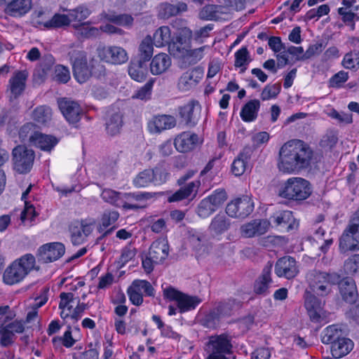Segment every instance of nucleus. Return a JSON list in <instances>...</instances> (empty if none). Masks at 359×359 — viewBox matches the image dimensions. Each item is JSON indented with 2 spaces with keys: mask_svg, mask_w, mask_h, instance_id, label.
<instances>
[{
  "mask_svg": "<svg viewBox=\"0 0 359 359\" xmlns=\"http://www.w3.org/2000/svg\"><path fill=\"white\" fill-rule=\"evenodd\" d=\"M337 284L342 299L347 303H355L358 297V290L354 280L350 278H340Z\"/></svg>",
  "mask_w": 359,
  "mask_h": 359,
  "instance_id": "obj_27",
  "label": "nucleus"
},
{
  "mask_svg": "<svg viewBox=\"0 0 359 359\" xmlns=\"http://www.w3.org/2000/svg\"><path fill=\"white\" fill-rule=\"evenodd\" d=\"M271 222L276 226L285 228L287 231L297 229L299 223L295 220L290 210L277 211L270 217Z\"/></svg>",
  "mask_w": 359,
  "mask_h": 359,
  "instance_id": "obj_22",
  "label": "nucleus"
},
{
  "mask_svg": "<svg viewBox=\"0 0 359 359\" xmlns=\"http://www.w3.org/2000/svg\"><path fill=\"white\" fill-rule=\"evenodd\" d=\"M131 285L133 287V288H135L140 292H141L142 290H143L146 295L149 297L154 296V288L152 287L151 283L147 280H135Z\"/></svg>",
  "mask_w": 359,
  "mask_h": 359,
  "instance_id": "obj_62",
  "label": "nucleus"
},
{
  "mask_svg": "<svg viewBox=\"0 0 359 359\" xmlns=\"http://www.w3.org/2000/svg\"><path fill=\"white\" fill-rule=\"evenodd\" d=\"M8 317L0 318V344L8 346L13 343L14 334L22 333L25 330L24 323L15 320L7 323Z\"/></svg>",
  "mask_w": 359,
  "mask_h": 359,
  "instance_id": "obj_11",
  "label": "nucleus"
},
{
  "mask_svg": "<svg viewBox=\"0 0 359 359\" xmlns=\"http://www.w3.org/2000/svg\"><path fill=\"white\" fill-rule=\"evenodd\" d=\"M72 64L73 74L76 80L83 83L93 74L92 67L87 62L86 53L79 50H73L69 53Z\"/></svg>",
  "mask_w": 359,
  "mask_h": 359,
  "instance_id": "obj_7",
  "label": "nucleus"
},
{
  "mask_svg": "<svg viewBox=\"0 0 359 359\" xmlns=\"http://www.w3.org/2000/svg\"><path fill=\"white\" fill-rule=\"evenodd\" d=\"M251 157V149L245 148L239 153L231 165V171L236 176L242 175L248 169V161Z\"/></svg>",
  "mask_w": 359,
  "mask_h": 359,
  "instance_id": "obj_30",
  "label": "nucleus"
},
{
  "mask_svg": "<svg viewBox=\"0 0 359 359\" xmlns=\"http://www.w3.org/2000/svg\"><path fill=\"white\" fill-rule=\"evenodd\" d=\"M269 227V221L256 219L242 225L241 227V233L244 238H252L266 233Z\"/></svg>",
  "mask_w": 359,
  "mask_h": 359,
  "instance_id": "obj_18",
  "label": "nucleus"
},
{
  "mask_svg": "<svg viewBox=\"0 0 359 359\" xmlns=\"http://www.w3.org/2000/svg\"><path fill=\"white\" fill-rule=\"evenodd\" d=\"M35 257L32 254H26L15 260L4 271V283L8 285L18 284L34 269Z\"/></svg>",
  "mask_w": 359,
  "mask_h": 359,
  "instance_id": "obj_3",
  "label": "nucleus"
},
{
  "mask_svg": "<svg viewBox=\"0 0 359 359\" xmlns=\"http://www.w3.org/2000/svg\"><path fill=\"white\" fill-rule=\"evenodd\" d=\"M52 342L55 346L62 344L66 348L72 347L75 344L76 340L72 337L71 327H68V330L65 332L62 337H53Z\"/></svg>",
  "mask_w": 359,
  "mask_h": 359,
  "instance_id": "obj_57",
  "label": "nucleus"
},
{
  "mask_svg": "<svg viewBox=\"0 0 359 359\" xmlns=\"http://www.w3.org/2000/svg\"><path fill=\"white\" fill-rule=\"evenodd\" d=\"M260 108V102L259 100H251L248 102L241 109L240 116L245 122L254 121L258 115Z\"/></svg>",
  "mask_w": 359,
  "mask_h": 359,
  "instance_id": "obj_34",
  "label": "nucleus"
},
{
  "mask_svg": "<svg viewBox=\"0 0 359 359\" xmlns=\"http://www.w3.org/2000/svg\"><path fill=\"white\" fill-rule=\"evenodd\" d=\"M342 65L348 69H358L359 67V50L346 53L342 60Z\"/></svg>",
  "mask_w": 359,
  "mask_h": 359,
  "instance_id": "obj_59",
  "label": "nucleus"
},
{
  "mask_svg": "<svg viewBox=\"0 0 359 359\" xmlns=\"http://www.w3.org/2000/svg\"><path fill=\"white\" fill-rule=\"evenodd\" d=\"M272 264L268 262L264 267L262 274L256 280L254 285V292L258 294L266 295L269 294V288L272 283L271 271Z\"/></svg>",
  "mask_w": 359,
  "mask_h": 359,
  "instance_id": "obj_28",
  "label": "nucleus"
},
{
  "mask_svg": "<svg viewBox=\"0 0 359 359\" xmlns=\"http://www.w3.org/2000/svg\"><path fill=\"white\" fill-rule=\"evenodd\" d=\"M280 91V86L278 84L266 85L261 93V99L262 100H269L276 98Z\"/></svg>",
  "mask_w": 359,
  "mask_h": 359,
  "instance_id": "obj_64",
  "label": "nucleus"
},
{
  "mask_svg": "<svg viewBox=\"0 0 359 359\" xmlns=\"http://www.w3.org/2000/svg\"><path fill=\"white\" fill-rule=\"evenodd\" d=\"M221 318L219 313L215 308L204 316L202 320V325L205 327L214 329L217 327Z\"/></svg>",
  "mask_w": 359,
  "mask_h": 359,
  "instance_id": "obj_56",
  "label": "nucleus"
},
{
  "mask_svg": "<svg viewBox=\"0 0 359 359\" xmlns=\"http://www.w3.org/2000/svg\"><path fill=\"white\" fill-rule=\"evenodd\" d=\"M341 252L359 250V210H357L339 238Z\"/></svg>",
  "mask_w": 359,
  "mask_h": 359,
  "instance_id": "obj_6",
  "label": "nucleus"
},
{
  "mask_svg": "<svg viewBox=\"0 0 359 359\" xmlns=\"http://www.w3.org/2000/svg\"><path fill=\"white\" fill-rule=\"evenodd\" d=\"M251 62L249 52L247 47H242L235 53V63L236 67L241 68V73H243L248 64Z\"/></svg>",
  "mask_w": 359,
  "mask_h": 359,
  "instance_id": "obj_45",
  "label": "nucleus"
},
{
  "mask_svg": "<svg viewBox=\"0 0 359 359\" xmlns=\"http://www.w3.org/2000/svg\"><path fill=\"white\" fill-rule=\"evenodd\" d=\"M147 72L146 62L139 60H133L128 66V74L135 81L142 82L144 80Z\"/></svg>",
  "mask_w": 359,
  "mask_h": 359,
  "instance_id": "obj_36",
  "label": "nucleus"
},
{
  "mask_svg": "<svg viewBox=\"0 0 359 359\" xmlns=\"http://www.w3.org/2000/svg\"><path fill=\"white\" fill-rule=\"evenodd\" d=\"M329 117L336 120L337 123L339 126H344L353 123V115L351 113L344 111H338L334 109H332L327 113Z\"/></svg>",
  "mask_w": 359,
  "mask_h": 359,
  "instance_id": "obj_53",
  "label": "nucleus"
},
{
  "mask_svg": "<svg viewBox=\"0 0 359 359\" xmlns=\"http://www.w3.org/2000/svg\"><path fill=\"white\" fill-rule=\"evenodd\" d=\"M305 306L310 319L313 322H320L323 315V302L314 294L305 293Z\"/></svg>",
  "mask_w": 359,
  "mask_h": 359,
  "instance_id": "obj_23",
  "label": "nucleus"
},
{
  "mask_svg": "<svg viewBox=\"0 0 359 359\" xmlns=\"http://www.w3.org/2000/svg\"><path fill=\"white\" fill-rule=\"evenodd\" d=\"M254 209V203L248 196L238 198L226 207V214L231 217L245 218L248 217Z\"/></svg>",
  "mask_w": 359,
  "mask_h": 359,
  "instance_id": "obj_13",
  "label": "nucleus"
},
{
  "mask_svg": "<svg viewBox=\"0 0 359 359\" xmlns=\"http://www.w3.org/2000/svg\"><path fill=\"white\" fill-rule=\"evenodd\" d=\"M201 111V107L198 101L192 100L180 107V114L183 121L189 126L193 127L198 123Z\"/></svg>",
  "mask_w": 359,
  "mask_h": 359,
  "instance_id": "obj_19",
  "label": "nucleus"
},
{
  "mask_svg": "<svg viewBox=\"0 0 359 359\" xmlns=\"http://www.w3.org/2000/svg\"><path fill=\"white\" fill-rule=\"evenodd\" d=\"M89 24V22L86 23H75L72 26L81 37L90 39L100 36L99 27H90Z\"/></svg>",
  "mask_w": 359,
  "mask_h": 359,
  "instance_id": "obj_44",
  "label": "nucleus"
},
{
  "mask_svg": "<svg viewBox=\"0 0 359 359\" xmlns=\"http://www.w3.org/2000/svg\"><path fill=\"white\" fill-rule=\"evenodd\" d=\"M187 10V5L183 2H179L176 4H163L161 5V14L164 18L177 15Z\"/></svg>",
  "mask_w": 359,
  "mask_h": 359,
  "instance_id": "obj_43",
  "label": "nucleus"
},
{
  "mask_svg": "<svg viewBox=\"0 0 359 359\" xmlns=\"http://www.w3.org/2000/svg\"><path fill=\"white\" fill-rule=\"evenodd\" d=\"M32 8V0H13L4 7V13L12 18H19L26 15Z\"/></svg>",
  "mask_w": 359,
  "mask_h": 359,
  "instance_id": "obj_21",
  "label": "nucleus"
},
{
  "mask_svg": "<svg viewBox=\"0 0 359 359\" xmlns=\"http://www.w3.org/2000/svg\"><path fill=\"white\" fill-rule=\"evenodd\" d=\"M122 193L111 189H105L101 194L102 200L116 207H121V201L124 199Z\"/></svg>",
  "mask_w": 359,
  "mask_h": 359,
  "instance_id": "obj_49",
  "label": "nucleus"
},
{
  "mask_svg": "<svg viewBox=\"0 0 359 359\" xmlns=\"http://www.w3.org/2000/svg\"><path fill=\"white\" fill-rule=\"evenodd\" d=\"M65 252V247L61 243L45 244L39 249V259L45 263L52 262L60 258Z\"/></svg>",
  "mask_w": 359,
  "mask_h": 359,
  "instance_id": "obj_20",
  "label": "nucleus"
},
{
  "mask_svg": "<svg viewBox=\"0 0 359 359\" xmlns=\"http://www.w3.org/2000/svg\"><path fill=\"white\" fill-rule=\"evenodd\" d=\"M169 245L165 238L154 241L149 248L148 255L155 264L162 263L168 256Z\"/></svg>",
  "mask_w": 359,
  "mask_h": 359,
  "instance_id": "obj_25",
  "label": "nucleus"
},
{
  "mask_svg": "<svg viewBox=\"0 0 359 359\" xmlns=\"http://www.w3.org/2000/svg\"><path fill=\"white\" fill-rule=\"evenodd\" d=\"M231 339L226 334L210 336L206 344L207 359H232Z\"/></svg>",
  "mask_w": 359,
  "mask_h": 359,
  "instance_id": "obj_5",
  "label": "nucleus"
},
{
  "mask_svg": "<svg viewBox=\"0 0 359 359\" xmlns=\"http://www.w3.org/2000/svg\"><path fill=\"white\" fill-rule=\"evenodd\" d=\"M119 213L116 210H106L102 215L100 225L98 231L102 233L105 229L116 223L119 218Z\"/></svg>",
  "mask_w": 359,
  "mask_h": 359,
  "instance_id": "obj_48",
  "label": "nucleus"
},
{
  "mask_svg": "<svg viewBox=\"0 0 359 359\" xmlns=\"http://www.w3.org/2000/svg\"><path fill=\"white\" fill-rule=\"evenodd\" d=\"M57 143L56 138L38 133L32 145L37 147L43 151H50Z\"/></svg>",
  "mask_w": 359,
  "mask_h": 359,
  "instance_id": "obj_40",
  "label": "nucleus"
},
{
  "mask_svg": "<svg viewBox=\"0 0 359 359\" xmlns=\"http://www.w3.org/2000/svg\"><path fill=\"white\" fill-rule=\"evenodd\" d=\"M199 142L198 136L190 132H183L175 139V147L180 152H187L194 149Z\"/></svg>",
  "mask_w": 359,
  "mask_h": 359,
  "instance_id": "obj_26",
  "label": "nucleus"
},
{
  "mask_svg": "<svg viewBox=\"0 0 359 359\" xmlns=\"http://www.w3.org/2000/svg\"><path fill=\"white\" fill-rule=\"evenodd\" d=\"M171 58L166 53L156 55L151 61L150 71L153 75H160L165 72L171 66Z\"/></svg>",
  "mask_w": 359,
  "mask_h": 359,
  "instance_id": "obj_29",
  "label": "nucleus"
},
{
  "mask_svg": "<svg viewBox=\"0 0 359 359\" xmlns=\"http://www.w3.org/2000/svg\"><path fill=\"white\" fill-rule=\"evenodd\" d=\"M97 52L101 60L113 65L123 64L128 59L127 52L120 46H102L97 48Z\"/></svg>",
  "mask_w": 359,
  "mask_h": 359,
  "instance_id": "obj_12",
  "label": "nucleus"
},
{
  "mask_svg": "<svg viewBox=\"0 0 359 359\" xmlns=\"http://www.w3.org/2000/svg\"><path fill=\"white\" fill-rule=\"evenodd\" d=\"M60 317L62 319H66L69 318L72 313V306L70 304L74 301V294L72 292H62L60 294Z\"/></svg>",
  "mask_w": 359,
  "mask_h": 359,
  "instance_id": "obj_42",
  "label": "nucleus"
},
{
  "mask_svg": "<svg viewBox=\"0 0 359 359\" xmlns=\"http://www.w3.org/2000/svg\"><path fill=\"white\" fill-rule=\"evenodd\" d=\"M34 151L23 145H18L13 149L14 169L19 173L28 172L34 163Z\"/></svg>",
  "mask_w": 359,
  "mask_h": 359,
  "instance_id": "obj_10",
  "label": "nucleus"
},
{
  "mask_svg": "<svg viewBox=\"0 0 359 359\" xmlns=\"http://www.w3.org/2000/svg\"><path fill=\"white\" fill-rule=\"evenodd\" d=\"M306 278L314 294L325 297L332 292V286L339 282L340 275L336 272L311 270L306 273Z\"/></svg>",
  "mask_w": 359,
  "mask_h": 359,
  "instance_id": "obj_2",
  "label": "nucleus"
},
{
  "mask_svg": "<svg viewBox=\"0 0 359 359\" xmlns=\"http://www.w3.org/2000/svg\"><path fill=\"white\" fill-rule=\"evenodd\" d=\"M353 341L342 337L331 346V353L334 358H341L348 354L353 348Z\"/></svg>",
  "mask_w": 359,
  "mask_h": 359,
  "instance_id": "obj_31",
  "label": "nucleus"
},
{
  "mask_svg": "<svg viewBox=\"0 0 359 359\" xmlns=\"http://www.w3.org/2000/svg\"><path fill=\"white\" fill-rule=\"evenodd\" d=\"M154 80H149L142 87L137 90L135 94L133 95V98L140 99L142 100H149L151 95Z\"/></svg>",
  "mask_w": 359,
  "mask_h": 359,
  "instance_id": "obj_63",
  "label": "nucleus"
},
{
  "mask_svg": "<svg viewBox=\"0 0 359 359\" xmlns=\"http://www.w3.org/2000/svg\"><path fill=\"white\" fill-rule=\"evenodd\" d=\"M201 182L199 180H195L189 182L184 187L175 192L168 197V201L170 203L182 201L189 197L192 194L196 195Z\"/></svg>",
  "mask_w": 359,
  "mask_h": 359,
  "instance_id": "obj_32",
  "label": "nucleus"
},
{
  "mask_svg": "<svg viewBox=\"0 0 359 359\" xmlns=\"http://www.w3.org/2000/svg\"><path fill=\"white\" fill-rule=\"evenodd\" d=\"M216 208L206 198L198 205L197 214L201 218H206L216 211Z\"/></svg>",
  "mask_w": 359,
  "mask_h": 359,
  "instance_id": "obj_61",
  "label": "nucleus"
},
{
  "mask_svg": "<svg viewBox=\"0 0 359 359\" xmlns=\"http://www.w3.org/2000/svg\"><path fill=\"white\" fill-rule=\"evenodd\" d=\"M230 225V220L224 215L218 214L212 219L209 229L215 234L219 235L227 231Z\"/></svg>",
  "mask_w": 359,
  "mask_h": 359,
  "instance_id": "obj_37",
  "label": "nucleus"
},
{
  "mask_svg": "<svg viewBox=\"0 0 359 359\" xmlns=\"http://www.w3.org/2000/svg\"><path fill=\"white\" fill-rule=\"evenodd\" d=\"M32 189V184L22 193V200L25 202V209L22 212L20 219L22 221H25L28 217L32 219L36 216L34 207L32 204L27 201V196Z\"/></svg>",
  "mask_w": 359,
  "mask_h": 359,
  "instance_id": "obj_55",
  "label": "nucleus"
},
{
  "mask_svg": "<svg viewBox=\"0 0 359 359\" xmlns=\"http://www.w3.org/2000/svg\"><path fill=\"white\" fill-rule=\"evenodd\" d=\"M313 154V149L304 141L290 140L280 149L278 169L283 173H299L311 166Z\"/></svg>",
  "mask_w": 359,
  "mask_h": 359,
  "instance_id": "obj_1",
  "label": "nucleus"
},
{
  "mask_svg": "<svg viewBox=\"0 0 359 359\" xmlns=\"http://www.w3.org/2000/svg\"><path fill=\"white\" fill-rule=\"evenodd\" d=\"M72 22L80 23L86 20L91 13V11L85 6H79L69 11Z\"/></svg>",
  "mask_w": 359,
  "mask_h": 359,
  "instance_id": "obj_58",
  "label": "nucleus"
},
{
  "mask_svg": "<svg viewBox=\"0 0 359 359\" xmlns=\"http://www.w3.org/2000/svg\"><path fill=\"white\" fill-rule=\"evenodd\" d=\"M38 133L33 123H27L20 128L19 137L22 142H27L32 145Z\"/></svg>",
  "mask_w": 359,
  "mask_h": 359,
  "instance_id": "obj_50",
  "label": "nucleus"
},
{
  "mask_svg": "<svg viewBox=\"0 0 359 359\" xmlns=\"http://www.w3.org/2000/svg\"><path fill=\"white\" fill-rule=\"evenodd\" d=\"M342 337H344V332L341 327L336 324L325 327L320 334L321 341L324 344H331V346Z\"/></svg>",
  "mask_w": 359,
  "mask_h": 359,
  "instance_id": "obj_33",
  "label": "nucleus"
},
{
  "mask_svg": "<svg viewBox=\"0 0 359 359\" xmlns=\"http://www.w3.org/2000/svg\"><path fill=\"white\" fill-rule=\"evenodd\" d=\"M203 70L200 67H194L184 72L178 79L177 88L187 92L195 88L203 77Z\"/></svg>",
  "mask_w": 359,
  "mask_h": 359,
  "instance_id": "obj_16",
  "label": "nucleus"
},
{
  "mask_svg": "<svg viewBox=\"0 0 359 359\" xmlns=\"http://www.w3.org/2000/svg\"><path fill=\"white\" fill-rule=\"evenodd\" d=\"M153 171L146 169L140 172L133 180V184L137 188H144L153 184Z\"/></svg>",
  "mask_w": 359,
  "mask_h": 359,
  "instance_id": "obj_51",
  "label": "nucleus"
},
{
  "mask_svg": "<svg viewBox=\"0 0 359 359\" xmlns=\"http://www.w3.org/2000/svg\"><path fill=\"white\" fill-rule=\"evenodd\" d=\"M338 141V133L336 130H329L323 136L320 142V147L331 149L334 147Z\"/></svg>",
  "mask_w": 359,
  "mask_h": 359,
  "instance_id": "obj_60",
  "label": "nucleus"
},
{
  "mask_svg": "<svg viewBox=\"0 0 359 359\" xmlns=\"http://www.w3.org/2000/svg\"><path fill=\"white\" fill-rule=\"evenodd\" d=\"M171 41V31L170 27L168 26L160 27L154 34L153 42L156 47L167 46Z\"/></svg>",
  "mask_w": 359,
  "mask_h": 359,
  "instance_id": "obj_39",
  "label": "nucleus"
},
{
  "mask_svg": "<svg viewBox=\"0 0 359 359\" xmlns=\"http://www.w3.org/2000/svg\"><path fill=\"white\" fill-rule=\"evenodd\" d=\"M102 20H106L118 26L128 27L133 23V18L128 14L117 15L114 12L106 13L102 12L100 14Z\"/></svg>",
  "mask_w": 359,
  "mask_h": 359,
  "instance_id": "obj_35",
  "label": "nucleus"
},
{
  "mask_svg": "<svg viewBox=\"0 0 359 359\" xmlns=\"http://www.w3.org/2000/svg\"><path fill=\"white\" fill-rule=\"evenodd\" d=\"M163 296L170 301H175L180 313L193 310L201 302L199 297L184 294L172 287L163 289Z\"/></svg>",
  "mask_w": 359,
  "mask_h": 359,
  "instance_id": "obj_9",
  "label": "nucleus"
},
{
  "mask_svg": "<svg viewBox=\"0 0 359 359\" xmlns=\"http://www.w3.org/2000/svg\"><path fill=\"white\" fill-rule=\"evenodd\" d=\"M299 273L296 259L291 256L279 258L275 264V273L280 278L292 279Z\"/></svg>",
  "mask_w": 359,
  "mask_h": 359,
  "instance_id": "obj_17",
  "label": "nucleus"
},
{
  "mask_svg": "<svg viewBox=\"0 0 359 359\" xmlns=\"http://www.w3.org/2000/svg\"><path fill=\"white\" fill-rule=\"evenodd\" d=\"M58 105L62 114L71 124L77 123L83 115V110L77 102L62 98L58 102Z\"/></svg>",
  "mask_w": 359,
  "mask_h": 359,
  "instance_id": "obj_15",
  "label": "nucleus"
},
{
  "mask_svg": "<svg viewBox=\"0 0 359 359\" xmlns=\"http://www.w3.org/2000/svg\"><path fill=\"white\" fill-rule=\"evenodd\" d=\"M176 119L170 115H158L152 118L148 123V128L151 133H160L163 130L174 128Z\"/></svg>",
  "mask_w": 359,
  "mask_h": 359,
  "instance_id": "obj_24",
  "label": "nucleus"
},
{
  "mask_svg": "<svg viewBox=\"0 0 359 359\" xmlns=\"http://www.w3.org/2000/svg\"><path fill=\"white\" fill-rule=\"evenodd\" d=\"M154 42L150 36H146L139 46V58L137 60L147 62L153 55Z\"/></svg>",
  "mask_w": 359,
  "mask_h": 359,
  "instance_id": "obj_41",
  "label": "nucleus"
},
{
  "mask_svg": "<svg viewBox=\"0 0 359 359\" xmlns=\"http://www.w3.org/2000/svg\"><path fill=\"white\" fill-rule=\"evenodd\" d=\"M28 76L27 70H17L13 73L7 85V92L11 99H16L23 93Z\"/></svg>",
  "mask_w": 359,
  "mask_h": 359,
  "instance_id": "obj_14",
  "label": "nucleus"
},
{
  "mask_svg": "<svg viewBox=\"0 0 359 359\" xmlns=\"http://www.w3.org/2000/svg\"><path fill=\"white\" fill-rule=\"evenodd\" d=\"M151 170L153 171V184L155 185L162 184L169 178L170 174L168 170L161 164H158Z\"/></svg>",
  "mask_w": 359,
  "mask_h": 359,
  "instance_id": "obj_54",
  "label": "nucleus"
},
{
  "mask_svg": "<svg viewBox=\"0 0 359 359\" xmlns=\"http://www.w3.org/2000/svg\"><path fill=\"white\" fill-rule=\"evenodd\" d=\"M96 220L86 218L72 222L69 226L70 240L74 245H79L86 241L87 237L93 232Z\"/></svg>",
  "mask_w": 359,
  "mask_h": 359,
  "instance_id": "obj_8",
  "label": "nucleus"
},
{
  "mask_svg": "<svg viewBox=\"0 0 359 359\" xmlns=\"http://www.w3.org/2000/svg\"><path fill=\"white\" fill-rule=\"evenodd\" d=\"M106 130L110 135L119 133L123 126L122 115L120 112H114L109 114L106 120Z\"/></svg>",
  "mask_w": 359,
  "mask_h": 359,
  "instance_id": "obj_38",
  "label": "nucleus"
},
{
  "mask_svg": "<svg viewBox=\"0 0 359 359\" xmlns=\"http://www.w3.org/2000/svg\"><path fill=\"white\" fill-rule=\"evenodd\" d=\"M72 22V19L70 18L69 13L66 14H60L55 13L51 19L46 22V28L52 29V28H61L63 27H67Z\"/></svg>",
  "mask_w": 359,
  "mask_h": 359,
  "instance_id": "obj_47",
  "label": "nucleus"
},
{
  "mask_svg": "<svg viewBox=\"0 0 359 359\" xmlns=\"http://www.w3.org/2000/svg\"><path fill=\"white\" fill-rule=\"evenodd\" d=\"M52 118L51 109L46 105L37 107L32 112V118L37 123L45 124Z\"/></svg>",
  "mask_w": 359,
  "mask_h": 359,
  "instance_id": "obj_46",
  "label": "nucleus"
},
{
  "mask_svg": "<svg viewBox=\"0 0 359 359\" xmlns=\"http://www.w3.org/2000/svg\"><path fill=\"white\" fill-rule=\"evenodd\" d=\"M221 6L215 5H206L199 13V17L205 20H217L219 18V12Z\"/></svg>",
  "mask_w": 359,
  "mask_h": 359,
  "instance_id": "obj_52",
  "label": "nucleus"
},
{
  "mask_svg": "<svg viewBox=\"0 0 359 359\" xmlns=\"http://www.w3.org/2000/svg\"><path fill=\"white\" fill-rule=\"evenodd\" d=\"M312 193L310 182L302 177L289 178L281 186L278 194L280 197L294 201H303L308 198Z\"/></svg>",
  "mask_w": 359,
  "mask_h": 359,
  "instance_id": "obj_4",
  "label": "nucleus"
}]
</instances>
